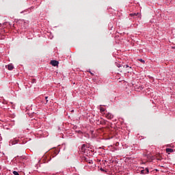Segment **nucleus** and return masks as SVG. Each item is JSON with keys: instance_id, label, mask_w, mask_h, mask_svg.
<instances>
[{"instance_id": "obj_1", "label": "nucleus", "mask_w": 175, "mask_h": 175, "mask_svg": "<svg viewBox=\"0 0 175 175\" xmlns=\"http://www.w3.org/2000/svg\"><path fill=\"white\" fill-rule=\"evenodd\" d=\"M59 64V62L55 61V60H52L50 61V65H52V66H57V65Z\"/></svg>"}, {"instance_id": "obj_2", "label": "nucleus", "mask_w": 175, "mask_h": 175, "mask_svg": "<svg viewBox=\"0 0 175 175\" xmlns=\"http://www.w3.org/2000/svg\"><path fill=\"white\" fill-rule=\"evenodd\" d=\"M148 173H149V170L147 168L140 171V174H147Z\"/></svg>"}, {"instance_id": "obj_3", "label": "nucleus", "mask_w": 175, "mask_h": 175, "mask_svg": "<svg viewBox=\"0 0 175 175\" xmlns=\"http://www.w3.org/2000/svg\"><path fill=\"white\" fill-rule=\"evenodd\" d=\"M105 118H107V120H111V118H113V116H111V113H107L105 115Z\"/></svg>"}, {"instance_id": "obj_4", "label": "nucleus", "mask_w": 175, "mask_h": 175, "mask_svg": "<svg viewBox=\"0 0 175 175\" xmlns=\"http://www.w3.org/2000/svg\"><path fill=\"white\" fill-rule=\"evenodd\" d=\"M82 161L87 162L88 163H92L89 159H87V157H82Z\"/></svg>"}, {"instance_id": "obj_5", "label": "nucleus", "mask_w": 175, "mask_h": 175, "mask_svg": "<svg viewBox=\"0 0 175 175\" xmlns=\"http://www.w3.org/2000/svg\"><path fill=\"white\" fill-rule=\"evenodd\" d=\"M172 152H173V150H172V148H166V149H165V152L172 153Z\"/></svg>"}, {"instance_id": "obj_6", "label": "nucleus", "mask_w": 175, "mask_h": 175, "mask_svg": "<svg viewBox=\"0 0 175 175\" xmlns=\"http://www.w3.org/2000/svg\"><path fill=\"white\" fill-rule=\"evenodd\" d=\"M118 68H129V66H126V65L122 66H120V64H118Z\"/></svg>"}, {"instance_id": "obj_7", "label": "nucleus", "mask_w": 175, "mask_h": 175, "mask_svg": "<svg viewBox=\"0 0 175 175\" xmlns=\"http://www.w3.org/2000/svg\"><path fill=\"white\" fill-rule=\"evenodd\" d=\"M14 67L12 66V65H8V70H12V69H14Z\"/></svg>"}, {"instance_id": "obj_8", "label": "nucleus", "mask_w": 175, "mask_h": 175, "mask_svg": "<svg viewBox=\"0 0 175 175\" xmlns=\"http://www.w3.org/2000/svg\"><path fill=\"white\" fill-rule=\"evenodd\" d=\"M80 150L82 151V153H84V150H85V146L84 145H82V148H80Z\"/></svg>"}, {"instance_id": "obj_9", "label": "nucleus", "mask_w": 175, "mask_h": 175, "mask_svg": "<svg viewBox=\"0 0 175 175\" xmlns=\"http://www.w3.org/2000/svg\"><path fill=\"white\" fill-rule=\"evenodd\" d=\"M139 15V14L138 13H133V14H130V16H137Z\"/></svg>"}, {"instance_id": "obj_10", "label": "nucleus", "mask_w": 175, "mask_h": 175, "mask_svg": "<svg viewBox=\"0 0 175 175\" xmlns=\"http://www.w3.org/2000/svg\"><path fill=\"white\" fill-rule=\"evenodd\" d=\"M12 175H19L16 171L12 172Z\"/></svg>"}, {"instance_id": "obj_11", "label": "nucleus", "mask_w": 175, "mask_h": 175, "mask_svg": "<svg viewBox=\"0 0 175 175\" xmlns=\"http://www.w3.org/2000/svg\"><path fill=\"white\" fill-rule=\"evenodd\" d=\"M100 111L105 112V108H100Z\"/></svg>"}, {"instance_id": "obj_12", "label": "nucleus", "mask_w": 175, "mask_h": 175, "mask_svg": "<svg viewBox=\"0 0 175 175\" xmlns=\"http://www.w3.org/2000/svg\"><path fill=\"white\" fill-rule=\"evenodd\" d=\"M139 62H140V63H144V60L140 59V61H139Z\"/></svg>"}, {"instance_id": "obj_13", "label": "nucleus", "mask_w": 175, "mask_h": 175, "mask_svg": "<svg viewBox=\"0 0 175 175\" xmlns=\"http://www.w3.org/2000/svg\"><path fill=\"white\" fill-rule=\"evenodd\" d=\"M100 171L105 172V170H102V168H100Z\"/></svg>"}, {"instance_id": "obj_14", "label": "nucleus", "mask_w": 175, "mask_h": 175, "mask_svg": "<svg viewBox=\"0 0 175 175\" xmlns=\"http://www.w3.org/2000/svg\"><path fill=\"white\" fill-rule=\"evenodd\" d=\"M31 82H32V83H34V79H32V81H31Z\"/></svg>"}, {"instance_id": "obj_15", "label": "nucleus", "mask_w": 175, "mask_h": 175, "mask_svg": "<svg viewBox=\"0 0 175 175\" xmlns=\"http://www.w3.org/2000/svg\"><path fill=\"white\" fill-rule=\"evenodd\" d=\"M46 98H48V97L45 96V100H46Z\"/></svg>"}, {"instance_id": "obj_16", "label": "nucleus", "mask_w": 175, "mask_h": 175, "mask_svg": "<svg viewBox=\"0 0 175 175\" xmlns=\"http://www.w3.org/2000/svg\"><path fill=\"white\" fill-rule=\"evenodd\" d=\"M51 161L50 159H47V161Z\"/></svg>"}, {"instance_id": "obj_17", "label": "nucleus", "mask_w": 175, "mask_h": 175, "mask_svg": "<svg viewBox=\"0 0 175 175\" xmlns=\"http://www.w3.org/2000/svg\"><path fill=\"white\" fill-rule=\"evenodd\" d=\"M148 157V158L149 159V156H148V157Z\"/></svg>"}]
</instances>
